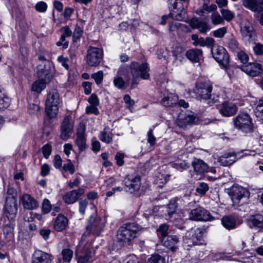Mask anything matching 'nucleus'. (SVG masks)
I'll return each instance as SVG.
<instances>
[{
    "mask_svg": "<svg viewBox=\"0 0 263 263\" xmlns=\"http://www.w3.org/2000/svg\"><path fill=\"white\" fill-rule=\"evenodd\" d=\"M190 219L196 221H209L214 219V217L205 209L198 207L191 210Z\"/></svg>",
    "mask_w": 263,
    "mask_h": 263,
    "instance_id": "9b49d317",
    "label": "nucleus"
},
{
    "mask_svg": "<svg viewBox=\"0 0 263 263\" xmlns=\"http://www.w3.org/2000/svg\"><path fill=\"white\" fill-rule=\"evenodd\" d=\"M183 242L187 247H191L195 246L192 241V238L191 237V233L188 232L183 238Z\"/></svg>",
    "mask_w": 263,
    "mask_h": 263,
    "instance_id": "603ef678",
    "label": "nucleus"
},
{
    "mask_svg": "<svg viewBox=\"0 0 263 263\" xmlns=\"http://www.w3.org/2000/svg\"><path fill=\"white\" fill-rule=\"evenodd\" d=\"M190 25L193 29H198L202 33H205L210 29L209 25L207 22L200 21L197 18H192L190 22Z\"/></svg>",
    "mask_w": 263,
    "mask_h": 263,
    "instance_id": "412c9836",
    "label": "nucleus"
},
{
    "mask_svg": "<svg viewBox=\"0 0 263 263\" xmlns=\"http://www.w3.org/2000/svg\"><path fill=\"white\" fill-rule=\"evenodd\" d=\"M62 258H59L57 263H69L73 256V251L69 249H63Z\"/></svg>",
    "mask_w": 263,
    "mask_h": 263,
    "instance_id": "2f4dec72",
    "label": "nucleus"
},
{
    "mask_svg": "<svg viewBox=\"0 0 263 263\" xmlns=\"http://www.w3.org/2000/svg\"><path fill=\"white\" fill-rule=\"evenodd\" d=\"M68 224V219L62 215H59L55 220L54 223V229L59 232L64 230Z\"/></svg>",
    "mask_w": 263,
    "mask_h": 263,
    "instance_id": "cd10ccee",
    "label": "nucleus"
},
{
    "mask_svg": "<svg viewBox=\"0 0 263 263\" xmlns=\"http://www.w3.org/2000/svg\"><path fill=\"white\" fill-rule=\"evenodd\" d=\"M177 205L176 201L175 200H171L170 203L167 205L165 209V212L167 213V215L165 214L166 218H171L173 214H174L176 211Z\"/></svg>",
    "mask_w": 263,
    "mask_h": 263,
    "instance_id": "c9c22d12",
    "label": "nucleus"
},
{
    "mask_svg": "<svg viewBox=\"0 0 263 263\" xmlns=\"http://www.w3.org/2000/svg\"><path fill=\"white\" fill-rule=\"evenodd\" d=\"M91 208L95 213L89 218V224L86 227L87 234L91 233L99 235L104 228V223L101 221V218L97 216L96 206L92 205Z\"/></svg>",
    "mask_w": 263,
    "mask_h": 263,
    "instance_id": "39448f33",
    "label": "nucleus"
},
{
    "mask_svg": "<svg viewBox=\"0 0 263 263\" xmlns=\"http://www.w3.org/2000/svg\"><path fill=\"white\" fill-rule=\"evenodd\" d=\"M241 70L252 77H256L262 72L261 65L256 63H249L243 65L241 67Z\"/></svg>",
    "mask_w": 263,
    "mask_h": 263,
    "instance_id": "dca6fc26",
    "label": "nucleus"
},
{
    "mask_svg": "<svg viewBox=\"0 0 263 263\" xmlns=\"http://www.w3.org/2000/svg\"><path fill=\"white\" fill-rule=\"evenodd\" d=\"M212 85L210 82L199 83L197 84L195 92L199 99H209L211 96Z\"/></svg>",
    "mask_w": 263,
    "mask_h": 263,
    "instance_id": "9d476101",
    "label": "nucleus"
},
{
    "mask_svg": "<svg viewBox=\"0 0 263 263\" xmlns=\"http://www.w3.org/2000/svg\"><path fill=\"white\" fill-rule=\"evenodd\" d=\"M89 103L93 106H97L99 104L98 98L95 94H92L88 99Z\"/></svg>",
    "mask_w": 263,
    "mask_h": 263,
    "instance_id": "338daca9",
    "label": "nucleus"
},
{
    "mask_svg": "<svg viewBox=\"0 0 263 263\" xmlns=\"http://www.w3.org/2000/svg\"><path fill=\"white\" fill-rule=\"evenodd\" d=\"M161 241L163 246L170 248L174 252L176 249L174 246L178 242L179 239L176 235H168L162 238Z\"/></svg>",
    "mask_w": 263,
    "mask_h": 263,
    "instance_id": "393cba45",
    "label": "nucleus"
},
{
    "mask_svg": "<svg viewBox=\"0 0 263 263\" xmlns=\"http://www.w3.org/2000/svg\"><path fill=\"white\" fill-rule=\"evenodd\" d=\"M142 227L135 223H126L121 227L117 232L118 241L123 245H128L137 236Z\"/></svg>",
    "mask_w": 263,
    "mask_h": 263,
    "instance_id": "f257e3e1",
    "label": "nucleus"
},
{
    "mask_svg": "<svg viewBox=\"0 0 263 263\" xmlns=\"http://www.w3.org/2000/svg\"><path fill=\"white\" fill-rule=\"evenodd\" d=\"M35 8L36 11L43 12L46 10L47 4L44 2H40L36 4Z\"/></svg>",
    "mask_w": 263,
    "mask_h": 263,
    "instance_id": "052dcab7",
    "label": "nucleus"
},
{
    "mask_svg": "<svg viewBox=\"0 0 263 263\" xmlns=\"http://www.w3.org/2000/svg\"><path fill=\"white\" fill-rule=\"evenodd\" d=\"M168 226L166 224L163 223L159 227L157 230V232L160 240L164 238V237L168 236Z\"/></svg>",
    "mask_w": 263,
    "mask_h": 263,
    "instance_id": "e433bc0d",
    "label": "nucleus"
},
{
    "mask_svg": "<svg viewBox=\"0 0 263 263\" xmlns=\"http://www.w3.org/2000/svg\"><path fill=\"white\" fill-rule=\"evenodd\" d=\"M234 127L238 130L245 133L252 132L253 130V124L252 120L247 113H241L238 114L233 119Z\"/></svg>",
    "mask_w": 263,
    "mask_h": 263,
    "instance_id": "7ed1b4c3",
    "label": "nucleus"
},
{
    "mask_svg": "<svg viewBox=\"0 0 263 263\" xmlns=\"http://www.w3.org/2000/svg\"><path fill=\"white\" fill-rule=\"evenodd\" d=\"M17 199L14 196H8L6 198L5 212L6 218L5 219L15 220L17 212Z\"/></svg>",
    "mask_w": 263,
    "mask_h": 263,
    "instance_id": "0eeeda50",
    "label": "nucleus"
},
{
    "mask_svg": "<svg viewBox=\"0 0 263 263\" xmlns=\"http://www.w3.org/2000/svg\"><path fill=\"white\" fill-rule=\"evenodd\" d=\"M147 141L151 145L153 146L155 145L156 143V138L153 134L152 129H149L147 134Z\"/></svg>",
    "mask_w": 263,
    "mask_h": 263,
    "instance_id": "680f3d73",
    "label": "nucleus"
},
{
    "mask_svg": "<svg viewBox=\"0 0 263 263\" xmlns=\"http://www.w3.org/2000/svg\"><path fill=\"white\" fill-rule=\"evenodd\" d=\"M237 111L236 106L231 103L224 102L220 109V112L224 116L229 117L233 115Z\"/></svg>",
    "mask_w": 263,
    "mask_h": 263,
    "instance_id": "5701e85b",
    "label": "nucleus"
},
{
    "mask_svg": "<svg viewBox=\"0 0 263 263\" xmlns=\"http://www.w3.org/2000/svg\"><path fill=\"white\" fill-rule=\"evenodd\" d=\"M103 57V51L97 47H89L87 50V63L90 66L98 65Z\"/></svg>",
    "mask_w": 263,
    "mask_h": 263,
    "instance_id": "1a4fd4ad",
    "label": "nucleus"
},
{
    "mask_svg": "<svg viewBox=\"0 0 263 263\" xmlns=\"http://www.w3.org/2000/svg\"><path fill=\"white\" fill-rule=\"evenodd\" d=\"M4 95L1 92L0 94V108H7L9 105V99L8 97H4Z\"/></svg>",
    "mask_w": 263,
    "mask_h": 263,
    "instance_id": "5fc2aeb1",
    "label": "nucleus"
},
{
    "mask_svg": "<svg viewBox=\"0 0 263 263\" xmlns=\"http://www.w3.org/2000/svg\"><path fill=\"white\" fill-rule=\"evenodd\" d=\"M91 78L93 79L96 83L98 84L101 83L103 78V73L102 71H99L98 72L93 73L91 75Z\"/></svg>",
    "mask_w": 263,
    "mask_h": 263,
    "instance_id": "6e6d98bb",
    "label": "nucleus"
},
{
    "mask_svg": "<svg viewBox=\"0 0 263 263\" xmlns=\"http://www.w3.org/2000/svg\"><path fill=\"white\" fill-rule=\"evenodd\" d=\"M222 225L227 229H234L236 226V221L234 217L225 216L221 220Z\"/></svg>",
    "mask_w": 263,
    "mask_h": 263,
    "instance_id": "473e14b6",
    "label": "nucleus"
},
{
    "mask_svg": "<svg viewBox=\"0 0 263 263\" xmlns=\"http://www.w3.org/2000/svg\"><path fill=\"white\" fill-rule=\"evenodd\" d=\"M243 5L254 12H260L263 10V3L257 0H243Z\"/></svg>",
    "mask_w": 263,
    "mask_h": 263,
    "instance_id": "b1692460",
    "label": "nucleus"
},
{
    "mask_svg": "<svg viewBox=\"0 0 263 263\" xmlns=\"http://www.w3.org/2000/svg\"><path fill=\"white\" fill-rule=\"evenodd\" d=\"M170 18H172L173 19L179 21L181 20V15L180 14H178L175 16H174V14L170 13L167 15H164L161 17V21L160 22V24L162 25H165L166 23V21Z\"/></svg>",
    "mask_w": 263,
    "mask_h": 263,
    "instance_id": "a18cd8bd",
    "label": "nucleus"
},
{
    "mask_svg": "<svg viewBox=\"0 0 263 263\" xmlns=\"http://www.w3.org/2000/svg\"><path fill=\"white\" fill-rule=\"evenodd\" d=\"M237 158L236 154L233 152H228L219 157L218 161L223 166H230L233 164Z\"/></svg>",
    "mask_w": 263,
    "mask_h": 263,
    "instance_id": "aec40b11",
    "label": "nucleus"
},
{
    "mask_svg": "<svg viewBox=\"0 0 263 263\" xmlns=\"http://www.w3.org/2000/svg\"><path fill=\"white\" fill-rule=\"evenodd\" d=\"M211 52L215 60L224 67L229 63V56L226 50L222 46H216L211 48Z\"/></svg>",
    "mask_w": 263,
    "mask_h": 263,
    "instance_id": "6e6552de",
    "label": "nucleus"
},
{
    "mask_svg": "<svg viewBox=\"0 0 263 263\" xmlns=\"http://www.w3.org/2000/svg\"><path fill=\"white\" fill-rule=\"evenodd\" d=\"M130 72L133 77V80L132 83V87L136 83V79L141 78L143 79H148L149 77L148 71L149 68L148 64L143 63L140 65L137 62H132L130 64Z\"/></svg>",
    "mask_w": 263,
    "mask_h": 263,
    "instance_id": "20e7f679",
    "label": "nucleus"
},
{
    "mask_svg": "<svg viewBox=\"0 0 263 263\" xmlns=\"http://www.w3.org/2000/svg\"><path fill=\"white\" fill-rule=\"evenodd\" d=\"M237 57L243 63H246L249 60V56L243 51L238 52L237 53Z\"/></svg>",
    "mask_w": 263,
    "mask_h": 263,
    "instance_id": "e2e57ef3",
    "label": "nucleus"
},
{
    "mask_svg": "<svg viewBox=\"0 0 263 263\" xmlns=\"http://www.w3.org/2000/svg\"><path fill=\"white\" fill-rule=\"evenodd\" d=\"M191 233V237L192 238V241H193V243L195 245H201L202 243V234L200 232H199L198 233L195 232L193 233L192 232Z\"/></svg>",
    "mask_w": 263,
    "mask_h": 263,
    "instance_id": "79ce46f5",
    "label": "nucleus"
},
{
    "mask_svg": "<svg viewBox=\"0 0 263 263\" xmlns=\"http://www.w3.org/2000/svg\"><path fill=\"white\" fill-rule=\"evenodd\" d=\"M221 13L222 18L228 22L231 21L234 17V13L228 9H222L221 10Z\"/></svg>",
    "mask_w": 263,
    "mask_h": 263,
    "instance_id": "09e8293b",
    "label": "nucleus"
},
{
    "mask_svg": "<svg viewBox=\"0 0 263 263\" xmlns=\"http://www.w3.org/2000/svg\"><path fill=\"white\" fill-rule=\"evenodd\" d=\"M114 83L115 86L119 89H124L126 88V82L119 76H117L114 78Z\"/></svg>",
    "mask_w": 263,
    "mask_h": 263,
    "instance_id": "49530a36",
    "label": "nucleus"
},
{
    "mask_svg": "<svg viewBox=\"0 0 263 263\" xmlns=\"http://www.w3.org/2000/svg\"><path fill=\"white\" fill-rule=\"evenodd\" d=\"M228 193L234 204H238L242 199L247 200L250 195L247 189L238 185L232 186Z\"/></svg>",
    "mask_w": 263,
    "mask_h": 263,
    "instance_id": "423d86ee",
    "label": "nucleus"
},
{
    "mask_svg": "<svg viewBox=\"0 0 263 263\" xmlns=\"http://www.w3.org/2000/svg\"><path fill=\"white\" fill-rule=\"evenodd\" d=\"M50 61H46L45 63H41L37 66V74L40 78H46L49 73V68L51 65Z\"/></svg>",
    "mask_w": 263,
    "mask_h": 263,
    "instance_id": "c85d7f7f",
    "label": "nucleus"
},
{
    "mask_svg": "<svg viewBox=\"0 0 263 263\" xmlns=\"http://www.w3.org/2000/svg\"><path fill=\"white\" fill-rule=\"evenodd\" d=\"M40 110V107L36 104H30L29 105L28 111L30 114H35Z\"/></svg>",
    "mask_w": 263,
    "mask_h": 263,
    "instance_id": "69168bd1",
    "label": "nucleus"
},
{
    "mask_svg": "<svg viewBox=\"0 0 263 263\" xmlns=\"http://www.w3.org/2000/svg\"><path fill=\"white\" fill-rule=\"evenodd\" d=\"M14 220L10 219H4L3 225V233L5 237L8 239H11L13 237V232L14 227Z\"/></svg>",
    "mask_w": 263,
    "mask_h": 263,
    "instance_id": "4be33fe9",
    "label": "nucleus"
},
{
    "mask_svg": "<svg viewBox=\"0 0 263 263\" xmlns=\"http://www.w3.org/2000/svg\"><path fill=\"white\" fill-rule=\"evenodd\" d=\"M51 231L49 229H42L40 230V234L45 240L48 239Z\"/></svg>",
    "mask_w": 263,
    "mask_h": 263,
    "instance_id": "774afa93",
    "label": "nucleus"
},
{
    "mask_svg": "<svg viewBox=\"0 0 263 263\" xmlns=\"http://www.w3.org/2000/svg\"><path fill=\"white\" fill-rule=\"evenodd\" d=\"M176 99L174 97L166 96L163 98L161 103L164 106L171 107L176 104Z\"/></svg>",
    "mask_w": 263,
    "mask_h": 263,
    "instance_id": "58836bf2",
    "label": "nucleus"
},
{
    "mask_svg": "<svg viewBox=\"0 0 263 263\" xmlns=\"http://www.w3.org/2000/svg\"><path fill=\"white\" fill-rule=\"evenodd\" d=\"M51 209V205L50 203V201L47 199H45L43 200V204H42V210L44 213H48Z\"/></svg>",
    "mask_w": 263,
    "mask_h": 263,
    "instance_id": "4d7b16f0",
    "label": "nucleus"
},
{
    "mask_svg": "<svg viewBox=\"0 0 263 263\" xmlns=\"http://www.w3.org/2000/svg\"><path fill=\"white\" fill-rule=\"evenodd\" d=\"M35 81L32 86V90L37 93H40L46 87V82L43 78Z\"/></svg>",
    "mask_w": 263,
    "mask_h": 263,
    "instance_id": "f704fd0d",
    "label": "nucleus"
},
{
    "mask_svg": "<svg viewBox=\"0 0 263 263\" xmlns=\"http://www.w3.org/2000/svg\"><path fill=\"white\" fill-rule=\"evenodd\" d=\"M52 259V256L51 254L40 250H36L33 254L32 262L51 263Z\"/></svg>",
    "mask_w": 263,
    "mask_h": 263,
    "instance_id": "a211bd4d",
    "label": "nucleus"
},
{
    "mask_svg": "<svg viewBox=\"0 0 263 263\" xmlns=\"http://www.w3.org/2000/svg\"><path fill=\"white\" fill-rule=\"evenodd\" d=\"M100 139L102 142L107 144L112 141V134L110 132L108 131V128L105 127L101 133Z\"/></svg>",
    "mask_w": 263,
    "mask_h": 263,
    "instance_id": "72a5a7b5",
    "label": "nucleus"
},
{
    "mask_svg": "<svg viewBox=\"0 0 263 263\" xmlns=\"http://www.w3.org/2000/svg\"><path fill=\"white\" fill-rule=\"evenodd\" d=\"M241 33L243 40L246 42L250 43L255 39L256 34L254 29L250 23L245 24L241 28Z\"/></svg>",
    "mask_w": 263,
    "mask_h": 263,
    "instance_id": "f3484780",
    "label": "nucleus"
},
{
    "mask_svg": "<svg viewBox=\"0 0 263 263\" xmlns=\"http://www.w3.org/2000/svg\"><path fill=\"white\" fill-rule=\"evenodd\" d=\"M251 228H263V215L256 214L251 216L250 219Z\"/></svg>",
    "mask_w": 263,
    "mask_h": 263,
    "instance_id": "7c9ffc66",
    "label": "nucleus"
},
{
    "mask_svg": "<svg viewBox=\"0 0 263 263\" xmlns=\"http://www.w3.org/2000/svg\"><path fill=\"white\" fill-rule=\"evenodd\" d=\"M196 116L195 114L191 111L184 113H180L178 116L177 124L178 126L184 127L187 124H192L195 122Z\"/></svg>",
    "mask_w": 263,
    "mask_h": 263,
    "instance_id": "2eb2a0df",
    "label": "nucleus"
},
{
    "mask_svg": "<svg viewBox=\"0 0 263 263\" xmlns=\"http://www.w3.org/2000/svg\"><path fill=\"white\" fill-rule=\"evenodd\" d=\"M172 166L178 171H182L189 167V164L185 161H178L172 164Z\"/></svg>",
    "mask_w": 263,
    "mask_h": 263,
    "instance_id": "a19ab883",
    "label": "nucleus"
},
{
    "mask_svg": "<svg viewBox=\"0 0 263 263\" xmlns=\"http://www.w3.org/2000/svg\"><path fill=\"white\" fill-rule=\"evenodd\" d=\"M141 178L139 176L133 177L127 175L124 179V184L127 189V191L130 193H133L138 191L141 186Z\"/></svg>",
    "mask_w": 263,
    "mask_h": 263,
    "instance_id": "ddd939ff",
    "label": "nucleus"
},
{
    "mask_svg": "<svg viewBox=\"0 0 263 263\" xmlns=\"http://www.w3.org/2000/svg\"><path fill=\"white\" fill-rule=\"evenodd\" d=\"M85 125L83 123H80L77 128V138L76 144L80 151H84L87 145L86 144V138L85 136Z\"/></svg>",
    "mask_w": 263,
    "mask_h": 263,
    "instance_id": "4468645a",
    "label": "nucleus"
},
{
    "mask_svg": "<svg viewBox=\"0 0 263 263\" xmlns=\"http://www.w3.org/2000/svg\"><path fill=\"white\" fill-rule=\"evenodd\" d=\"M73 121L71 116L64 117L61 126V138L64 140H67L72 133Z\"/></svg>",
    "mask_w": 263,
    "mask_h": 263,
    "instance_id": "f8f14e48",
    "label": "nucleus"
},
{
    "mask_svg": "<svg viewBox=\"0 0 263 263\" xmlns=\"http://www.w3.org/2000/svg\"><path fill=\"white\" fill-rule=\"evenodd\" d=\"M227 28L225 27H223L216 30H214L213 32V34L214 36H215V37L222 38L224 36V35L227 33Z\"/></svg>",
    "mask_w": 263,
    "mask_h": 263,
    "instance_id": "3c124183",
    "label": "nucleus"
},
{
    "mask_svg": "<svg viewBox=\"0 0 263 263\" xmlns=\"http://www.w3.org/2000/svg\"><path fill=\"white\" fill-rule=\"evenodd\" d=\"M170 179V175L166 173H159L157 176L158 182L162 184L166 183Z\"/></svg>",
    "mask_w": 263,
    "mask_h": 263,
    "instance_id": "8fccbe9b",
    "label": "nucleus"
},
{
    "mask_svg": "<svg viewBox=\"0 0 263 263\" xmlns=\"http://www.w3.org/2000/svg\"><path fill=\"white\" fill-rule=\"evenodd\" d=\"M208 184L204 182H200L199 186L196 188V191L200 195H203L209 190Z\"/></svg>",
    "mask_w": 263,
    "mask_h": 263,
    "instance_id": "de8ad7c7",
    "label": "nucleus"
},
{
    "mask_svg": "<svg viewBox=\"0 0 263 263\" xmlns=\"http://www.w3.org/2000/svg\"><path fill=\"white\" fill-rule=\"evenodd\" d=\"M212 23L214 25L224 24V20L222 16L218 13H213L211 15Z\"/></svg>",
    "mask_w": 263,
    "mask_h": 263,
    "instance_id": "ea45409f",
    "label": "nucleus"
},
{
    "mask_svg": "<svg viewBox=\"0 0 263 263\" xmlns=\"http://www.w3.org/2000/svg\"><path fill=\"white\" fill-rule=\"evenodd\" d=\"M253 50L257 55L263 54V45L260 43H256L253 47Z\"/></svg>",
    "mask_w": 263,
    "mask_h": 263,
    "instance_id": "0e129e2a",
    "label": "nucleus"
},
{
    "mask_svg": "<svg viewBox=\"0 0 263 263\" xmlns=\"http://www.w3.org/2000/svg\"><path fill=\"white\" fill-rule=\"evenodd\" d=\"M184 52L185 50L183 47L176 46L173 51V54L176 59L181 60L183 58Z\"/></svg>",
    "mask_w": 263,
    "mask_h": 263,
    "instance_id": "37998d69",
    "label": "nucleus"
},
{
    "mask_svg": "<svg viewBox=\"0 0 263 263\" xmlns=\"http://www.w3.org/2000/svg\"><path fill=\"white\" fill-rule=\"evenodd\" d=\"M22 202L24 208L26 209L32 210L38 206L37 201L28 194L23 195Z\"/></svg>",
    "mask_w": 263,
    "mask_h": 263,
    "instance_id": "a878e982",
    "label": "nucleus"
},
{
    "mask_svg": "<svg viewBox=\"0 0 263 263\" xmlns=\"http://www.w3.org/2000/svg\"><path fill=\"white\" fill-rule=\"evenodd\" d=\"M194 171L199 174H202L207 171L208 166L203 160L196 159L192 162Z\"/></svg>",
    "mask_w": 263,
    "mask_h": 263,
    "instance_id": "c756f323",
    "label": "nucleus"
},
{
    "mask_svg": "<svg viewBox=\"0 0 263 263\" xmlns=\"http://www.w3.org/2000/svg\"><path fill=\"white\" fill-rule=\"evenodd\" d=\"M187 58L193 62H198L202 58V51L198 49H190L186 52Z\"/></svg>",
    "mask_w": 263,
    "mask_h": 263,
    "instance_id": "bb28decb",
    "label": "nucleus"
},
{
    "mask_svg": "<svg viewBox=\"0 0 263 263\" xmlns=\"http://www.w3.org/2000/svg\"><path fill=\"white\" fill-rule=\"evenodd\" d=\"M59 104V93L57 90L53 89L48 94L45 103V112L49 118H53L57 116Z\"/></svg>",
    "mask_w": 263,
    "mask_h": 263,
    "instance_id": "f03ea898",
    "label": "nucleus"
},
{
    "mask_svg": "<svg viewBox=\"0 0 263 263\" xmlns=\"http://www.w3.org/2000/svg\"><path fill=\"white\" fill-rule=\"evenodd\" d=\"M63 168L66 172H69L71 174H72L74 172V165L70 160H68L67 163L64 164Z\"/></svg>",
    "mask_w": 263,
    "mask_h": 263,
    "instance_id": "bf43d9fd",
    "label": "nucleus"
},
{
    "mask_svg": "<svg viewBox=\"0 0 263 263\" xmlns=\"http://www.w3.org/2000/svg\"><path fill=\"white\" fill-rule=\"evenodd\" d=\"M147 263H165V259L159 254H154L148 259Z\"/></svg>",
    "mask_w": 263,
    "mask_h": 263,
    "instance_id": "c03bdc74",
    "label": "nucleus"
},
{
    "mask_svg": "<svg viewBox=\"0 0 263 263\" xmlns=\"http://www.w3.org/2000/svg\"><path fill=\"white\" fill-rule=\"evenodd\" d=\"M51 146L49 144H45L42 147V153L45 158H48L51 153Z\"/></svg>",
    "mask_w": 263,
    "mask_h": 263,
    "instance_id": "13d9d810",
    "label": "nucleus"
},
{
    "mask_svg": "<svg viewBox=\"0 0 263 263\" xmlns=\"http://www.w3.org/2000/svg\"><path fill=\"white\" fill-rule=\"evenodd\" d=\"M91 258V252L89 250H86L85 253L80 255L78 259V263H90V259Z\"/></svg>",
    "mask_w": 263,
    "mask_h": 263,
    "instance_id": "4c0bfd02",
    "label": "nucleus"
},
{
    "mask_svg": "<svg viewBox=\"0 0 263 263\" xmlns=\"http://www.w3.org/2000/svg\"><path fill=\"white\" fill-rule=\"evenodd\" d=\"M124 154L118 152L117 154L116 155L115 157V159L116 160V163L119 166H121L124 165Z\"/></svg>",
    "mask_w": 263,
    "mask_h": 263,
    "instance_id": "864d4df0",
    "label": "nucleus"
},
{
    "mask_svg": "<svg viewBox=\"0 0 263 263\" xmlns=\"http://www.w3.org/2000/svg\"><path fill=\"white\" fill-rule=\"evenodd\" d=\"M84 193V189L80 188L67 192L64 196L63 200L67 204H72L77 201L79 197Z\"/></svg>",
    "mask_w": 263,
    "mask_h": 263,
    "instance_id": "6ab92c4d",
    "label": "nucleus"
}]
</instances>
